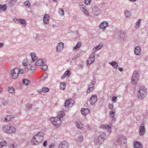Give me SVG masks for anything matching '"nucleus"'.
I'll return each mask as SVG.
<instances>
[{
    "mask_svg": "<svg viewBox=\"0 0 148 148\" xmlns=\"http://www.w3.org/2000/svg\"><path fill=\"white\" fill-rule=\"evenodd\" d=\"M44 136L43 132H38L32 138L31 140V144L35 145L40 143L43 140Z\"/></svg>",
    "mask_w": 148,
    "mask_h": 148,
    "instance_id": "nucleus-1",
    "label": "nucleus"
},
{
    "mask_svg": "<svg viewBox=\"0 0 148 148\" xmlns=\"http://www.w3.org/2000/svg\"><path fill=\"white\" fill-rule=\"evenodd\" d=\"M2 130L8 134L14 133L16 131V128L13 126L5 125L2 127Z\"/></svg>",
    "mask_w": 148,
    "mask_h": 148,
    "instance_id": "nucleus-2",
    "label": "nucleus"
},
{
    "mask_svg": "<svg viewBox=\"0 0 148 148\" xmlns=\"http://www.w3.org/2000/svg\"><path fill=\"white\" fill-rule=\"evenodd\" d=\"M106 138V134L104 133H102L98 137L94 139V143L97 145L101 144Z\"/></svg>",
    "mask_w": 148,
    "mask_h": 148,
    "instance_id": "nucleus-3",
    "label": "nucleus"
},
{
    "mask_svg": "<svg viewBox=\"0 0 148 148\" xmlns=\"http://www.w3.org/2000/svg\"><path fill=\"white\" fill-rule=\"evenodd\" d=\"M127 139L125 136H119L114 142V144L116 145H123L126 143Z\"/></svg>",
    "mask_w": 148,
    "mask_h": 148,
    "instance_id": "nucleus-4",
    "label": "nucleus"
},
{
    "mask_svg": "<svg viewBox=\"0 0 148 148\" xmlns=\"http://www.w3.org/2000/svg\"><path fill=\"white\" fill-rule=\"evenodd\" d=\"M147 93L146 88L144 86H141L139 89L138 96L139 99H142L144 98Z\"/></svg>",
    "mask_w": 148,
    "mask_h": 148,
    "instance_id": "nucleus-5",
    "label": "nucleus"
},
{
    "mask_svg": "<svg viewBox=\"0 0 148 148\" xmlns=\"http://www.w3.org/2000/svg\"><path fill=\"white\" fill-rule=\"evenodd\" d=\"M50 121L53 125L56 126H59L62 123L60 118L58 117L51 118L50 119Z\"/></svg>",
    "mask_w": 148,
    "mask_h": 148,
    "instance_id": "nucleus-6",
    "label": "nucleus"
},
{
    "mask_svg": "<svg viewBox=\"0 0 148 148\" xmlns=\"http://www.w3.org/2000/svg\"><path fill=\"white\" fill-rule=\"evenodd\" d=\"M11 74L13 79H16L18 77L19 75V71L18 68H15L11 70Z\"/></svg>",
    "mask_w": 148,
    "mask_h": 148,
    "instance_id": "nucleus-7",
    "label": "nucleus"
},
{
    "mask_svg": "<svg viewBox=\"0 0 148 148\" xmlns=\"http://www.w3.org/2000/svg\"><path fill=\"white\" fill-rule=\"evenodd\" d=\"M139 75L138 74L136 71H135L133 73L132 76L131 82L133 84H136L138 80Z\"/></svg>",
    "mask_w": 148,
    "mask_h": 148,
    "instance_id": "nucleus-8",
    "label": "nucleus"
},
{
    "mask_svg": "<svg viewBox=\"0 0 148 148\" xmlns=\"http://www.w3.org/2000/svg\"><path fill=\"white\" fill-rule=\"evenodd\" d=\"M95 83L96 82L94 80H92L91 81V83L89 84L88 89L86 90L87 93H90L93 90Z\"/></svg>",
    "mask_w": 148,
    "mask_h": 148,
    "instance_id": "nucleus-9",
    "label": "nucleus"
},
{
    "mask_svg": "<svg viewBox=\"0 0 148 148\" xmlns=\"http://www.w3.org/2000/svg\"><path fill=\"white\" fill-rule=\"evenodd\" d=\"M146 130L144 125L142 123L140 125L139 127V134L140 136L143 135L145 133Z\"/></svg>",
    "mask_w": 148,
    "mask_h": 148,
    "instance_id": "nucleus-10",
    "label": "nucleus"
},
{
    "mask_svg": "<svg viewBox=\"0 0 148 148\" xmlns=\"http://www.w3.org/2000/svg\"><path fill=\"white\" fill-rule=\"evenodd\" d=\"M112 125L111 124H109L108 125L106 124H102L100 125V127L101 128H102L104 130H107L108 132H110L111 131V129Z\"/></svg>",
    "mask_w": 148,
    "mask_h": 148,
    "instance_id": "nucleus-11",
    "label": "nucleus"
},
{
    "mask_svg": "<svg viewBox=\"0 0 148 148\" xmlns=\"http://www.w3.org/2000/svg\"><path fill=\"white\" fill-rule=\"evenodd\" d=\"M69 144L66 141L62 142L59 145L58 148H68Z\"/></svg>",
    "mask_w": 148,
    "mask_h": 148,
    "instance_id": "nucleus-12",
    "label": "nucleus"
},
{
    "mask_svg": "<svg viewBox=\"0 0 148 148\" xmlns=\"http://www.w3.org/2000/svg\"><path fill=\"white\" fill-rule=\"evenodd\" d=\"M64 47L63 43L60 42L58 44L56 47V51L58 52H60L62 51V49Z\"/></svg>",
    "mask_w": 148,
    "mask_h": 148,
    "instance_id": "nucleus-13",
    "label": "nucleus"
},
{
    "mask_svg": "<svg viewBox=\"0 0 148 148\" xmlns=\"http://www.w3.org/2000/svg\"><path fill=\"white\" fill-rule=\"evenodd\" d=\"M92 11L93 14L96 16L98 15L100 12L98 6L96 5L94 6V7L92 8Z\"/></svg>",
    "mask_w": 148,
    "mask_h": 148,
    "instance_id": "nucleus-14",
    "label": "nucleus"
},
{
    "mask_svg": "<svg viewBox=\"0 0 148 148\" xmlns=\"http://www.w3.org/2000/svg\"><path fill=\"white\" fill-rule=\"evenodd\" d=\"M118 39L120 40H124L125 39V36L123 31H120L119 33Z\"/></svg>",
    "mask_w": 148,
    "mask_h": 148,
    "instance_id": "nucleus-15",
    "label": "nucleus"
},
{
    "mask_svg": "<svg viewBox=\"0 0 148 148\" xmlns=\"http://www.w3.org/2000/svg\"><path fill=\"white\" fill-rule=\"evenodd\" d=\"M141 48L139 46L136 47L134 49L135 54L136 55H139L141 53Z\"/></svg>",
    "mask_w": 148,
    "mask_h": 148,
    "instance_id": "nucleus-16",
    "label": "nucleus"
},
{
    "mask_svg": "<svg viewBox=\"0 0 148 148\" xmlns=\"http://www.w3.org/2000/svg\"><path fill=\"white\" fill-rule=\"evenodd\" d=\"M49 14H45L43 19V22L46 24H48L49 23Z\"/></svg>",
    "mask_w": 148,
    "mask_h": 148,
    "instance_id": "nucleus-17",
    "label": "nucleus"
},
{
    "mask_svg": "<svg viewBox=\"0 0 148 148\" xmlns=\"http://www.w3.org/2000/svg\"><path fill=\"white\" fill-rule=\"evenodd\" d=\"M108 23L106 21H104L100 24L99 27L100 28L102 29H105L106 27L108 26Z\"/></svg>",
    "mask_w": 148,
    "mask_h": 148,
    "instance_id": "nucleus-18",
    "label": "nucleus"
},
{
    "mask_svg": "<svg viewBox=\"0 0 148 148\" xmlns=\"http://www.w3.org/2000/svg\"><path fill=\"white\" fill-rule=\"evenodd\" d=\"M82 114L84 115H86L90 112V110L86 108H82L81 110Z\"/></svg>",
    "mask_w": 148,
    "mask_h": 148,
    "instance_id": "nucleus-19",
    "label": "nucleus"
},
{
    "mask_svg": "<svg viewBox=\"0 0 148 148\" xmlns=\"http://www.w3.org/2000/svg\"><path fill=\"white\" fill-rule=\"evenodd\" d=\"M134 148H142L143 145L139 142H135L134 143Z\"/></svg>",
    "mask_w": 148,
    "mask_h": 148,
    "instance_id": "nucleus-20",
    "label": "nucleus"
},
{
    "mask_svg": "<svg viewBox=\"0 0 148 148\" xmlns=\"http://www.w3.org/2000/svg\"><path fill=\"white\" fill-rule=\"evenodd\" d=\"M97 97L96 95H92L91 97L90 101L92 102H96L97 101Z\"/></svg>",
    "mask_w": 148,
    "mask_h": 148,
    "instance_id": "nucleus-21",
    "label": "nucleus"
},
{
    "mask_svg": "<svg viewBox=\"0 0 148 148\" xmlns=\"http://www.w3.org/2000/svg\"><path fill=\"white\" fill-rule=\"evenodd\" d=\"M43 63L44 62L43 61L42 59H39L37 60L36 63L35 64V65L37 66H40L42 65Z\"/></svg>",
    "mask_w": 148,
    "mask_h": 148,
    "instance_id": "nucleus-22",
    "label": "nucleus"
},
{
    "mask_svg": "<svg viewBox=\"0 0 148 148\" xmlns=\"http://www.w3.org/2000/svg\"><path fill=\"white\" fill-rule=\"evenodd\" d=\"M29 73L31 74H33L35 72L36 68L34 66H31L30 65L29 66Z\"/></svg>",
    "mask_w": 148,
    "mask_h": 148,
    "instance_id": "nucleus-23",
    "label": "nucleus"
},
{
    "mask_svg": "<svg viewBox=\"0 0 148 148\" xmlns=\"http://www.w3.org/2000/svg\"><path fill=\"white\" fill-rule=\"evenodd\" d=\"M109 64L111 65L114 68H117L118 66V64L115 61H113L109 62Z\"/></svg>",
    "mask_w": 148,
    "mask_h": 148,
    "instance_id": "nucleus-24",
    "label": "nucleus"
},
{
    "mask_svg": "<svg viewBox=\"0 0 148 148\" xmlns=\"http://www.w3.org/2000/svg\"><path fill=\"white\" fill-rule=\"evenodd\" d=\"M18 20L19 23L22 24L23 26H26V22L25 20L22 19H19Z\"/></svg>",
    "mask_w": 148,
    "mask_h": 148,
    "instance_id": "nucleus-25",
    "label": "nucleus"
},
{
    "mask_svg": "<svg viewBox=\"0 0 148 148\" xmlns=\"http://www.w3.org/2000/svg\"><path fill=\"white\" fill-rule=\"evenodd\" d=\"M83 140V137L82 136H78V138L76 139L77 143V144H80Z\"/></svg>",
    "mask_w": 148,
    "mask_h": 148,
    "instance_id": "nucleus-26",
    "label": "nucleus"
},
{
    "mask_svg": "<svg viewBox=\"0 0 148 148\" xmlns=\"http://www.w3.org/2000/svg\"><path fill=\"white\" fill-rule=\"evenodd\" d=\"M8 90L10 93H14V89L12 86L8 87Z\"/></svg>",
    "mask_w": 148,
    "mask_h": 148,
    "instance_id": "nucleus-27",
    "label": "nucleus"
},
{
    "mask_svg": "<svg viewBox=\"0 0 148 148\" xmlns=\"http://www.w3.org/2000/svg\"><path fill=\"white\" fill-rule=\"evenodd\" d=\"M64 115L65 113L63 111L59 112L58 114V117L61 118H62Z\"/></svg>",
    "mask_w": 148,
    "mask_h": 148,
    "instance_id": "nucleus-28",
    "label": "nucleus"
},
{
    "mask_svg": "<svg viewBox=\"0 0 148 148\" xmlns=\"http://www.w3.org/2000/svg\"><path fill=\"white\" fill-rule=\"evenodd\" d=\"M124 14L127 17H129L131 15V12L129 11L126 10L125 11Z\"/></svg>",
    "mask_w": 148,
    "mask_h": 148,
    "instance_id": "nucleus-29",
    "label": "nucleus"
},
{
    "mask_svg": "<svg viewBox=\"0 0 148 148\" xmlns=\"http://www.w3.org/2000/svg\"><path fill=\"white\" fill-rule=\"evenodd\" d=\"M14 117L13 115H8L6 116L8 122L12 120L14 118Z\"/></svg>",
    "mask_w": 148,
    "mask_h": 148,
    "instance_id": "nucleus-30",
    "label": "nucleus"
},
{
    "mask_svg": "<svg viewBox=\"0 0 148 148\" xmlns=\"http://www.w3.org/2000/svg\"><path fill=\"white\" fill-rule=\"evenodd\" d=\"M31 56L32 58V61H34L36 60L37 59V58L35 53H32L31 54Z\"/></svg>",
    "mask_w": 148,
    "mask_h": 148,
    "instance_id": "nucleus-31",
    "label": "nucleus"
},
{
    "mask_svg": "<svg viewBox=\"0 0 148 148\" xmlns=\"http://www.w3.org/2000/svg\"><path fill=\"white\" fill-rule=\"evenodd\" d=\"M17 0H10L9 2V5L10 6H13L16 3Z\"/></svg>",
    "mask_w": 148,
    "mask_h": 148,
    "instance_id": "nucleus-32",
    "label": "nucleus"
},
{
    "mask_svg": "<svg viewBox=\"0 0 148 148\" xmlns=\"http://www.w3.org/2000/svg\"><path fill=\"white\" fill-rule=\"evenodd\" d=\"M76 126L79 129H81L83 127V125L80 122H76L75 123Z\"/></svg>",
    "mask_w": 148,
    "mask_h": 148,
    "instance_id": "nucleus-33",
    "label": "nucleus"
},
{
    "mask_svg": "<svg viewBox=\"0 0 148 148\" xmlns=\"http://www.w3.org/2000/svg\"><path fill=\"white\" fill-rule=\"evenodd\" d=\"M58 13L61 16H63L64 15V11L62 8H60L59 9Z\"/></svg>",
    "mask_w": 148,
    "mask_h": 148,
    "instance_id": "nucleus-34",
    "label": "nucleus"
},
{
    "mask_svg": "<svg viewBox=\"0 0 148 148\" xmlns=\"http://www.w3.org/2000/svg\"><path fill=\"white\" fill-rule=\"evenodd\" d=\"M95 54L94 53H93L91 54L89 58L93 62H94L95 60Z\"/></svg>",
    "mask_w": 148,
    "mask_h": 148,
    "instance_id": "nucleus-35",
    "label": "nucleus"
},
{
    "mask_svg": "<svg viewBox=\"0 0 148 148\" xmlns=\"http://www.w3.org/2000/svg\"><path fill=\"white\" fill-rule=\"evenodd\" d=\"M66 86L65 83H61L60 84V89L64 90L65 89Z\"/></svg>",
    "mask_w": 148,
    "mask_h": 148,
    "instance_id": "nucleus-36",
    "label": "nucleus"
},
{
    "mask_svg": "<svg viewBox=\"0 0 148 148\" xmlns=\"http://www.w3.org/2000/svg\"><path fill=\"white\" fill-rule=\"evenodd\" d=\"M17 145L16 143H13L9 146V148H17Z\"/></svg>",
    "mask_w": 148,
    "mask_h": 148,
    "instance_id": "nucleus-37",
    "label": "nucleus"
},
{
    "mask_svg": "<svg viewBox=\"0 0 148 148\" xmlns=\"http://www.w3.org/2000/svg\"><path fill=\"white\" fill-rule=\"evenodd\" d=\"M6 142L4 141L3 142H0V148L6 145Z\"/></svg>",
    "mask_w": 148,
    "mask_h": 148,
    "instance_id": "nucleus-38",
    "label": "nucleus"
},
{
    "mask_svg": "<svg viewBox=\"0 0 148 148\" xmlns=\"http://www.w3.org/2000/svg\"><path fill=\"white\" fill-rule=\"evenodd\" d=\"M81 45V42H78L76 45L74 47V49H77L78 48L80 47Z\"/></svg>",
    "mask_w": 148,
    "mask_h": 148,
    "instance_id": "nucleus-39",
    "label": "nucleus"
},
{
    "mask_svg": "<svg viewBox=\"0 0 148 148\" xmlns=\"http://www.w3.org/2000/svg\"><path fill=\"white\" fill-rule=\"evenodd\" d=\"M41 69L43 71H46L47 69V66L46 64L43 65L41 67Z\"/></svg>",
    "mask_w": 148,
    "mask_h": 148,
    "instance_id": "nucleus-40",
    "label": "nucleus"
},
{
    "mask_svg": "<svg viewBox=\"0 0 148 148\" xmlns=\"http://www.w3.org/2000/svg\"><path fill=\"white\" fill-rule=\"evenodd\" d=\"M93 62L90 59V58H89L87 61L88 66H90Z\"/></svg>",
    "mask_w": 148,
    "mask_h": 148,
    "instance_id": "nucleus-41",
    "label": "nucleus"
},
{
    "mask_svg": "<svg viewBox=\"0 0 148 148\" xmlns=\"http://www.w3.org/2000/svg\"><path fill=\"white\" fill-rule=\"evenodd\" d=\"M49 90V89L48 88L46 87L43 88L42 89V91L44 92H48Z\"/></svg>",
    "mask_w": 148,
    "mask_h": 148,
    "instance_id": "nucleus-42",
    "label": "nucleus"
},
{
    "mask_svg": "<svg viewBox=\"0 0 148 148\" xmlns=\"http://www.w3.org/2000/svg\"><path fill=\"white\" fill-rule=\"evenodd\" d=\"M47 76V74L44 73L42 76L41 79V80H44Z\"/></svg>",
    "mask_w": 148,
    "mask_h": 148,
    "instance_id": "nucleus-43",
    "label": "nucleus"
},
{
    "mask_svg": "<svg viewBox=\"0 0 148 148\" xmlns=\"http://www.w3.org/2000/svg\"><path fill=\"white\" fill-rule=\"evenodd\" d=\"M80 8L81 10L83 12L84 10L86 8V5H80Z\"/></svg>",
    "mask_w": 148,
    "mask_h": 148,
    "instance_id": "nucleus-44",
    "label": "nucleus"
},
{
    "mask_svg": "<svg viewBox=\"0 0 148 148\" xmlns=\"http://www.w3.org/2000/svg\"><path fill=\"white\" fill-rule=\"evenodd\" d=\"M29 82H30V81L27 79H24L23 80V83L24 84L26 85H28Z\"/></svg>",
    "mask_w": 148,
    "mask_h": 148,
    "instance_id": "nucleus-45",
    "label": "nucleus"
},
{
    "mask_svg": "<svg viewBox=\"0 0 148 148\" xmlns=\"http://www.w3.org/2000/svg\"><path fill=\"white\" fill-rule=\"evenodd\" d=\"M24 4L25 5L28 7V8H30V3L28 1H26L24 2Z\"/></svg>",
    "mask_w": 148,
    "mask_h": 148,
    "instance_id": "nucleus-46",
    "label": "nucleus"
},
{
    "mask_svg": "<svg viewBox=\"0 0 148 148\" xmlns=\"http://www.w3.org/2000/svg\"><path fill=\"white\" fill-rule=\"evenodd\" d=\"M6 8V5H1L0 4V10H2L3 11L5 10Z\"/></svg>",
    "mask_w": 148,
    "mask_h": 148,
    "instance_id": "nucleus-47",
    "label": "nucleus"
},
{
    "mask_svg": "<svg viewBox=\"0 0 148 148\" xmlns=\"http://www.w3.org/2000/svg\"><path fill=\"white\" fill-rule=\"evenodd\" d=\"M27 60H24L22 62V64L23 66H26L27 65Z\"/></svg>",
    "mask_w": 148,
    "mask_h": 148,
    "instance_id": "nucleus-48",
    "label": "nucleus"
},
{
    "mask_svg": "<svg viewBox=\"0 0 148 148\" xmlns=\"http://www.w3.org/2000/svg\"><path fill=\"white\" fill-rule=\"evenodd\" d=\"M26 106L27 108L29 109H30L32 106V104L29 103H27L26 105Z\"/></svg>",
    "mask_w": 148,
    "mask_h": 148,
    "instance_id": "nucleus-49",
    "label": "nucleus"
},
{
    "mask_svg": "<svg viewBox=\"0 0 148 148\" xmlns=\"http://www.w3.org/2000/svg\"><path fill=\"white\" fill-rule=\"evenodd\" d=\"M103 47V45L102 44L101 45L100 44L97 46L95 47V48L97 50H99L101 49Z\"/></svg>",
    "mask_w": 148,
    "mask_h": 148,
    "instance_id": "nucleus-50",
    "label": "nucleus"
},
{
    "mask_svg": "<svg viewBox=\"0 0 148 148\" xmlns=\"http://www.w3.org/2000/svg\"><path fill=\"white\" fill-rule=\"evenodd\" d=\"M109 115L112 117H113L114 115V112L113 110H111L110 112Z\"/></svg>",
    "mask_w": 148,
    "mask_h": 148,
    "instance_id": "nucleus-51",
    "label": "nucleus"
},
{
    "mask_svg": "<svg viewBox=\"0 0 148 148\" xmlns=\"http://www.w3.org/2000/svg\"><path fill=\"white\" fill-rule=\"evenodd\" d=\"M65 75L67 76H70V71L69 70H67L65 72L64 74Z\"/></svg>",
    "mask_w": 148,
    "mask_h": 148,
    "instance_id": "nucleus-52",
    "label": "nucleus"
},
{
    "mask_svg": "<svg viewBox=\"0 0 148 148\" xmlns=\"http://www.w3.org/2000/svg\"><path fill=\"white\" fill-rule=\"evenodd\" d=\"M19 71V74H22L23 73V70L22 69H18Z\"/></svg>",
    "mask_w": 148,
    "mask_h": 148,
    "instance_id": "nucleus-53",
    "label": "nucleus"
},
{
    "mask_svg": "<svg viewBox=\"0 0 148 148\" xmlns=\"http://www.w3.org/2000/svg\"><path fill=\"white\" fill-rule=\"evenodd\" d=\"M79 55L78 54L76 55L72 58L73 60H75L77 58L79 57Z\"/></svg>",
    "mask_w": 148,
    "mask_h": 148,
    "instance_id": "nucleus-54",
    "label": "nucleus"
},
{
    "mask_svg": "<svg viewBox=\"0 0 148 148\" xmlns=\"http://www.w3.org/2000/svg\"><path fill=\"white\" fill-rule=\"evenodd\" d=\"M83 12L86 15H88V11L86 10V8L84 10Z\"/></svg>",
    "mask_w": 148,
    "mask_h": 148,
    "instance_id": "nucleus-55",
    "label": "nucleus"
},
{
    "mask_svg": "<svg viewBox=\"0 0 148 148\" xmlns=\"http://www.w3.org/2000/svg\"><path fill=\"white\" fill-rule=\"evenodd\" d=\"M1 120L3 122H8V120L7 119V118H6V117H3V118Z\"/></svg>",
    "mask_w": 148,
    "mask_h": 148,
    "instance_id": "nucleus-56",
    "label": "nucleus"
},
{
    "mask_svg": "<svg viewBox=\"0 0 148 148\" xmlns=\"http://www.w3.org/2000/svg\"><path fill=\"white\" fill-rule=\"evenodd\" d=\"M71 102H65L64 106L65 107H69V105H70Z\"/></svg>",
    "mask_w": 148,
    "mask_h": 148,
    "instance_id": "nucleus-57",
    "label": "nucleus"
},
{
    "mask_svg": "<svg viewBox=\"0 0 148 148\" xmlns=\"http://www.w3.org/2000/svg\"><path fill=\"white\" fill-rule=\"evenodd\" d=\"M85 3L86 5H88L89 4H90V2L91 1V0H85Z\"/></svg>",
    "mask_w": 148,
    "mask_h": 148,
    "instance_id": "nucleus-58",
    "label": "nucleus"
},
{
    "mask_svg": "<svg viewBox=\"0 0 148 148\" xmlns=\"http://www.w3.org/2000/svg\"><path fill=\"white\" fill-rule=\"evenodd\" d=\"M108 107L111 109H113V105L112 104H110L109 105Z\"/></svg>",
    "mask_w": 148,
    "mask_h": 148,
    "instance_id": "nucleus-59",
    "label": "nucleus"
},
{
    "mask_svg": "<svg viewBox=\"0 0 148 148\" xmlns=\"http://www.w3.org/2000/svg\"><path fill=\"white\" fill-rule=\"evenodd\" d=\"M25 70L26 72H27L29 71V66L28 67H25Z\"/></svg>",
    "mask_w": 148,
    "mask_h": 148,
    "instance_id": "nucleus-60",
    "label": "nucleus"
},
{
    "mask_svg": "<svg viewBox=\"0 0 148 148\" xmlns=\"http://www.w3.org/2000/svg\"><path fill=\"white\" fill-rule=\"evenodd\" d=\"M141 21V19H139L138 21L136 23V24L137 25L139 26L140 24V22Z\"/></svg>",
    "mask_w": 148,
    "mask_h": 148,
    "instance_id": "nucleus-61",
    "label": "nucleus"
},
{
    "mask_svg": "<svg viewBox=\"0 0 148 148\" xmlns=\"http://www.w3.org/2000/svg\"><path fill=\"white\" fill-rule=\"evenodd\" d=\"M117 99V97H113L112 98V101H114L115 102H116V100Z\"/></svg>",
    "mask_w": 148,
    "mask_h": 148,
    "instance_id": "nucleus-62",
    "label": "nucleus"
},
{
    "mask_svg": "<svg viewBox=\"0 0 148 148\" xmlns=\"http://www.w3.org/2000/svg\"><path fill=\"white\" fill-rule=\"evenodd\" d=\"M1 105L3 106H5L8 104V102H1Z\"/></svg>",
    "mask_w": 148,
    "mask_h": 148,
    "instance_id": "nucleus-63",
    "label": "nucleus"
},
{
    "mask_svg": "<svg viewBox=\"0 0 148 148\" xmlns=\"http://www.w3.org/2000/svg\"><path fill=\"white\" fill-rule=\"evenodd\" d=\"M47 141H45L43 144V146L44 147H46L47 145Z\"/></svg>",
    "mask_w": 148,
    "mask_h": 148,
    "instance_id": "nucleus-64",
    "label": "nucleus"
}]
</instances>
